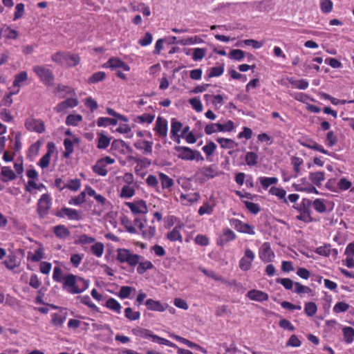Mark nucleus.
<instances>
[{"instance_id": "obj_42", "label": "nucleus", "mask_w": 354, "mask_h": 354, "mask_svg": "<svg viewBox=\"0 0 354 354\" xmlns=\"http://www.w3.org/2000/svg\"><path fill=\"white\" fill-rule=\"evenodd\" d=\"M106 77V73L103 71H99L93 73L88 79L89 84H95L102 81Z\"/></svg>"}, {"instance_id": "obj_8", "label": "nucleus", "mask_w": 354, "mask_h": 354, "mask_svg": "<svg viewBox=\"0 0 354 354\" xmlns=\"http://www.w3.org/2000/svg\"><path fill=\"white\" fill-rule=\"evenodd\" d=\"M126 205L129 207L132 213L145 214L147 213V206L146 202L143 200H139L136 202H128Z\"/></svg>"}, {"instance_id": "obj_61", "label": "nucleus", "mask_w": 354, "mask_h": 354, "mask_svg": "<svg viewBox=\"0 0 354 354\" xmlns=\"http://www.w3.org/2000/svg\"><path fill=\"white\" fill-rule=\"evenodd\" d=\"M3 264L9 270L14 269L17 266L15 257L13 255H9L8 258L3 261Z\"/></svg>"}, {"instance_id": "obj_5", "label": "nucleus", "mask_w": 354, "mask_h": 354, "mask_svg": "<svg viewBox=\"0 0 354 354\" xmlns=\"http://www.w3.org/2000/svg\"><path fill=\"white\" fill-rule=\"evenodd\" d=\"M218 175L217 167L214 165L204 166L196 173V176L201 182H205Z\"/></svg>"}, {"instance_id": "obj_34", "label": "nucleus", "mask_w": 354, "mask_h": 354, "mask_svg": "<svg viewBox=\"0 0 354 354\" xmlns=\"http://www.w3.org/2000/svg\"><path fill=\"white\" fill-rule=\"evenodd\" d=\"M135 194V189L129 185H124L120 192V197L129 198Z\"/></svg>"}, {"instance_id": "obj_24", "label": "nucleus", "mask_w": 354, "mask_h": 354, "mask_svg": "<svg viewBox=\"0 0 354 354\" xmlns=\"http://www.w3.org/2000/svg\"><path fill=\"white\" fill-rule=\"evenodd\" d=\"M301 145L307 148L317 150L324 154H328L330 156H332L333 154L329 153L327 150L324 149L322 146L312 140L309 141L308 142H301Z\"/></svg>"}, {"instance_id": "obj_6", "label": "nucleus", "mask_w": 354, "mask_h": 354, "mask_svg": "<svg viewBox=\"0 0 354 354\" xmlns=\"http://www.w3.org/2000/svg\"><path fill=\"white\" fill-rule=\"evenodd\" d=\"M51 207V198L47 194L41 195L37 203V213L41 218H44Z\"/></svg>"}, {"instance_id": "obj_63", "label": "nucleus", "mask_w": 354, "mask_h": 354, "mask_svg": "<svg viewBox=\"0 0 354 354\" xmlns=\"http://www.w3.org/2000/svg\"><path fill=\"white\" fill-rule=\"evenodd\" d=\"M349 308V305L345 302H337L333 307V311L336 313L345 312Z\"/></svg>"}, {"instance_id": "obj_12", "label": "nucleus", "mask_w": 354, "mask_h": 354, "mask_svg": "<svg viewBox=\"0 0 354 354\" xmlns=\"http://www.w3.org/2000/svg\"><path fill=\"white\" fill-rule=\"evenodd\" d=\"M175 150L178 152V158L185 160H193L194 157L193 156V149L187 147L176 146Z\"/></svg>"}, {"instance_id": "obj_41", "label": "nucleus", "mask_w": 354, "mask_h": 354, "mask_svg": "<svg viewBox=\"0 0 354 354\" xmlns=\"http://www.w3.org/2000/svg\"><path fill=\"white\" fill-rule=\"evenodd\" d=\"M138 264V266L137 268V272L140 274H144L147 270H150L153 268V263L149 261H146L145 262L139 261Z\"/></svg>"}, {"instance_id": "obj_49", "label": "nucleus", "mask_w": 354, "mask_h": 354, "mask_svg": "<svg viewBox=\"0 0 354 354\" xmlns=\"http://www.w3.org/2000/svg\"><path fill=\"white\" fill-rule=\"evenodd\" d=\"M125 317L129 320H137L140 318V314L138 311H133L131 308L124 310Z\"/></svg>"}, {"instance_id": "obj_28", "label": "nucleus", "mask_w": 354, "mask_h": 354, "mask_svg": "<svg viewBox=\"0 0 354 354\" xmlns=\"http://www.w3.org/2000/svg\"><path fill=\"white\" fill-rule=\"evenodd\" d=\"M216 141L220 144L221 147L223 149H232L238 146L233 140L223 138H218Z\"/></svg>"}, {"instance_id": "obj_64", "label": "nucleus", "mask_w": 354, "mask_h": 354, "mask_svg": "<svg viewBox=\"0 0 354 354\" xmlns=\"http://www.w3.org/2000/svg\"><path fill=\"white\" fill-rule=\"evenodd\" d=\"M216 149V144L213 142H209L208 144L205 145L202 149L205 152V153L207 156H209L214 153Z\"/></svg>"}, {"instance_id": "obj_38", "label": "nucleus", "mask_w": 354, "mask_h": 354, "mask_svg": "<svg viewBox=\"0 0 354 354\" xmlns=\"http://www.w3.org/2000/svg\"><path fill=\"white\" fill-rule=\"evenodd\" d=\"M260 183L264 189H267L270 185L277 184L278 179L276 177H261Z\"/></svg>"}, {"instance_id": "obj_32", "label": "nucleus", "mask_w": 354, "mask_h": 354, "mask_svg": "<svg viewBox=\"0 0 354 354\" xmlns=\"http://www.w3.org/2000/svg\"><path fill=\"white\" fill-rule=\"evenodd\" d=\"M142 235L143 239L149 240L151 239L156 234V227L153 226H145L142 228Z\"/></svg>"}, {"instance_id": "obj_33", "label": "nucleus", "mask_w": 354, "mask_h": 354, "mask_svg": "<svg viewBox=\"0 0 354 354\" xmlns=\"http://www.w3.org/2000/svg\"><path fill=\"white\" fill-rule=\"evenodd\" d=\"M182 127L183 124L181 122L176 120L175 119H173L171 126V137L176 138V136H178V133L182 129Z\"/></svg>"}, {"instance_id": "obj_1", "label": "nucleus", "mask_w": 354, "mask_h": 354, "mask_svg": "<svg viewBox=\"0 0 354 354\" xmlns=\"http://www.w3.org/2000/svg\"><path fill=\"white\" fill-rule=\"evenodd\" d=\"M64 286L71 288V292L72 294L82 292L88 288L89 284L88 281L73 274L64 277Z\"/></svg>"}, {"instance_id": "obj_47", "label": "nucleus", "mask_w": 354, "mask_h": 354, "mask_svg": "<svg viewBox=\"0 0 354 354\" xmlns=\"http://www.w3.org/2000/svg\"><path fill=\"white\" fill-rule=\"evenodd\" d=\"M65 151L64 152V158H68L73 152V142L71 140L66 138L64 141Z\"/></svg>"}, {"instance_id": "obj_30", "label": "nucleus", "mask_w": 354, "mask_h": 354, "mask_svg": "<svg viewBox=\"0 0 354 354\" xmlns=\"http://www.w3.org/2000/svg\"><path fill=\"white\" fill-rule=\"evenodd\" d=\"M269 192L277 196L279 198L282 199L283 201V203H288V201L286 198V192L283 189L276 187H272L270 189Z\"/></svg>"}, {"instance_id": "obj_11", "label": "nucleus", "mask_w": 354, "mask_h": 354, "mask_svg": "<svg viewBox=\"0 0 354 354\" xmlns=\"http://www.w3.org/2000/svg\"><path fill=\"white\" fill-rule=\"evenodd\" d=\"M78 101L75 98H68L64 101L59 102L55 108L54 110L57 113H64L67 109L73 108L77 106Z\"/></svg>"}, {"instance_id": "obj_25", "label": "nucleus", "mask_w": 354, "mask_h": 354, "mask_svg": "<svg viewBox=\"0 0 354 354\" xmlns=\"http://www.w3.org/2000/svg\"><path fill=\"white\" fill-rule=\"evenodd\" d=\"M66 319V313H54L52 315L51 323L56 327L60 328Z\"/></svg>"}, {"instance_id": "obj_40", "label": "nucleus", "mask_w": 354, "mask_h": 354, "mask_svg": "<svg viewBox=\"0 0 354 354\" xmlns=\"http://www.w3.org/2000/svg\"><path fill=\"white\" fill-rule=\"evenodd\" d=\"M159 176L163 189L169 188L174 185L173 180L167 175L163 173H160Z\"/></svg>"}, {"instance_id": "obj_39", "label": "nucleus", "mask_w": 354, "mask_h": 354, "mask_svg": "<svg viewBox=\"0 0 354 354\" xmlns=\"http://www.w3.org/2000/svg\"><path fill=\"white\" fill-rule=\"evenodd\" d=\"M97 123L98 127L114 126L117 124L118 121L114 118L102 117L98 118Z\"/></svg>"}, {"instance_id": "obj_48", "label": "nucleus", "mask_w": 354, "mask_h": 354, "mask_svg": "<svg viewBox=\"0 0 354 354\" xmlns=\"http://www.w3.org/2000/svg\"><path fill=\"white\" fill-rule=\"evenodd\" d=\"M92 253L97 257H101L104 252V245L100 243H96L91 246Z\"/></svg>"}, {"instance_id": "obj_35", "label": "nucleus", "mask_w": 354, "mask_h": 354, "mask_svg": "<svg viewBox=\"0 0 354 354\" xmlns=\"http://www.w3.org/2000/svg\"><path fill=\"white\" fill-rule=\"evenodd\" d=\"M106 306L108 308L117 312L118 313H120L122 306L120 304L113 298H110L106 301Z\"/></svg>"}, {"instance_id": "obj_62", "label": "nucleus", "mask_w": 354, "mask_h": 354, "mask_svg": "<svg viewBox=\"0 0 354 354\" xmlns=\"http://www.w3.org/2000/svg\"><path fill=\"white\" fill-rule=\"evenodd\" d=\"M291 162L293 165V168L297 175H298L300 172V166L303 164L304 161L301 158L299 157H292L291 158Z\"/></svg>"}, {"instance_id": "obj_55", "label": "nucleus", "mask_w": 354, "mask_h": 354, "mask_svg": "<svg viewBox=\"0 0 354 354\" xmlns=\"http://www.w3.org/2000/svg\"><path fill=\"white\" fill-rule=\"evenodd\" d=\"M245 57V53L239 49L232 50L229 53V57L231 59H234L238 61L242 60Z\"/></svg>"}, {"instance_id": "obj_19", "label": "nucleus", "mask_w": 354, "mask_h": 354, "mask_svg": "<svg viewBox=\"0 0 354 354\" xmlns=\"http://www.w3.org/2000/svg\"><path fill=\"white\" fill-rule=\"evenodd\" d=\"M53 232L59 239H64L71 234L69 230L63 225H56L53 228Z\"/></svg>"}, {"instance_id": "obj_44", "label": "nucleus", "mask_w": 354, "mask_h": 354, "mask_svg": "<svg viewBox=\"0 0 354 354\" xmlns=\"http://www.w3.org/2000/svg\"><path fill=\"white\" fill-rule=\"evenodd\" d=\"M82 120L81 115H68L66 118V123L68 125L77 126L78 123Z\"/></svg>"}, {"instance_id": "obj_58", "label": "nucleus", "mask_w": 354, "mask_h": 354, "mask_svg": "<svg viewBox=\"0 0 354 354\" xmlns=\"http://www.w3.org/2000/svg\"><path fill=\"white\" fill-rule=\"evenodd\" d=\"M224 68L223 66H215L210 68L208 77H218L223 73Z\"/></svg>"}, {"instance_id": "obj_17", "label": "nucleus", "mask_w": 354, "mask_h": 354, "mask_svg": "<svg viewBox=\"0 0 354 354\" xmlns=\"http://www.w3.org/2000/svg\"><path fill=\"white\" fill-rule=\"evenodd\" d=\"M106 67H109L113 69L117 68H122L123 70L128 71L130 70L129 66L126 64L124 62H122L121 59L118 58H111L109 59V61L104 64Z\"/></svg>"}, {"instance_id": "obj_45", "label": "nucleus", "mask_w": 354, "mask_h": 354, "mask_svg": "<svg viewBox=\"0 0 354 354\" xmlns=\"http://www.w3.org/2000/svg\"><path fill=\"white\" fill-rule=\"evenodd\" d=\"M95 239L92 237L89 236L86 234H82L79 236L77 240L75 241V244H90L94 243Z\"/></svg>"}, {"instance_id": "obj_2", "label": "nucleus", "mask_w": 354, "mask_h": 354, "mask_svg": "<svg viewBox=\"0 0 354 354\" xmlns=\"http://www.w3.org/2000/svg\"><path fill=\"white\" fill-rule=\"evenodd\" d=\"M51 59L55 63L71 67L80 63V58L77 55L71 54L66 52H58L51 56Z\"/></svg>"}, {"instance_id": "obj_29", "label": "nucleus", "mask_w": 354, "mask_h": 354, "mask_svg": "<svg viewBox=\"0 0 354 354\" xmlns=\"http://www.w3.org/2000/svg\"><path fill=\"white\" fill-rule=\"evenodd\" d=\"M93 170L95 174L101 176H105L108 173L105 165L100 160H97L95 165H93Z\"/></svg>"}, {"instance_id": "obj_20", "label": "nucleus", "mask_w": 354, "mask_h": 354, "mask_svg": "<svg viewBox=\"0 0 354 354\" xmlns=\"http://www.w3.org/2000/svg\"><path fill=\"white\" fill-rule=\"evenodd\" d=\"M1 175L3 176L2 181L6 183L16 178L17 176L9 167H2Z\"/></svg>"}, {"instance_id": "obj_14", "label": "nucleus", "mask_w": 354, "mask_h": 354, "mask_svg": "<svg viewBox=\"0 0 354 354\" xmlns=\"http://www.w3.org/2000/svg\"><path fill=\"white\" fill-rule=\"evenodd\" d=\"M248 297L253 301H267L269 298L268 295L261 290H251L247 293Z\"/></svg>"}, {"instance_id": "obj_54", "label": "nucleus", "mask_w": 354, "mask_h": 354, "mask_svg": "<svg viewBox=\"0 0 354 354\" xmlns=\"http://www.w3.org/2000/svg\"><path fill=\"white\" fill-rule=\"evenodd\" d=\"M154 120V115L151 114L145 113L141 115H138L136 118V121L140 123L151 124Z\"/></svg>"}, {"instance_id": "obj_57", "label": "nucleus", "mask_w": 354, "mask_h": 354, "mask_svg": "<svg viewBox=\"0 0 354 354\" xmlns=\"http://www.w3.org/2000/svg\"><path fill=\"white\" fill-rule=\"evenodd\" d=\"M277 283H281L286 290H292L295 283L288 278H279L277 280Z\"/></svg>"}, {"instance_id": "obj_60", "label": "nucleus", "mask_w": 354, "mask_h": 354, "mask_svg": "<svg viewBox=\"0 0 354 354\" xmlns=\"http://www.w3.org/2000/svg\"><path fill=\"white\" fill-rule=\"evenodd\" d=\"M290 83L299 89H306L308 86V82L306 80H290Z\"/></svg>"}, {"instance_id": "obj_3", "label": "nucleus", "mask_w": 354, "mask_h": 354, "mask_svg": "<svg viewBox=\"0 0 354 354\" xmlns=\"http://www.w3.org/2000/svg\"><path fill=\"white\" fill-rule=\"evenodd\" d=\"M117 260L120 263H127L131 266L138 265L143 257L137 254H133L130 250L124 248L117 250Z\"/></svg>"}, {"instance_id": "obj_51", "label": "nucleus", "mask_w": 354, "mask_h": 354, "mask_svg": "<svg viewBox=\"0 0 354 354\" xmlns=\"http://www.w3.org/2000/svg\"><path fill=\"white\" fill-rule=\"evenodd\" d=\"M201 270L207 277H210V278L214 279L215 281H221L223 283L225 282V281L223 279V278L221 276L216 274L212 270H206L205 268H201Z\"/></svg>"}, {"instance_id": "obj_52", "label": "nucleus", "mask_w": 354, "mask_h": 354, "mask_svg": "<svg viewBox=\"0 0 354 354\" xmlns=\"http://www.w3.org/2000/svg\"><path fill=\"white\" fill-rule=\"evenodd\" d=\"M313 205L315 209L319 213H324L326 210V207L323 200L319 198L315 199L313 203Z\"/></svg>"}, {"instance_id": "obj_31", "label": "nucleus", "mask_w": 354, "mask_h": 354, "mask_svg": "<svg viewBox=\"0 0 354 354\" xmlns=\"http://www.w3.org/2000/svg\"><path fill=\"white\" fill-rule=\"evenodd\" d=\"M223 127L222 124L219 123H212L209 124H207L205 127V132L207 135H210L213 133L218 132V131H223Z\"/></svg>"}, {"instance_id": "obj_50", "label": "nucleus", "mask_w": 354, "mask_h": 354, "mask_svg": "<svg viewBox=\"0 0 354 354\" xmlns=\"http://www.w3.org/2000/svg\"><path fill=\"white\" fill-rule=\"evenodd\" d=\"M203 42L202 39H201L199 37L195 36L194 37H189L187 39H183L181 40H179L178 43H180L182 46H186V45H191L196 43H201Z\"/></svg>"}, {"instance_id": "obj_21", "label": "nucleus", "mask_w": 354, "mask_h": 354, "mask_svg": "<svg viewBox=\"0 0 354 354\" xmlns=\"http://www.w3.org/2000/svg\"><path fill=\"white\" fill-rule=\"evenodd\" d=\"M153 143L149 141H138L134 144V147L138 149H143L145 154H150L152 152Z\"/></svg>"}, {"instance_id": "obj_53", "label": "nucleus", "mask_w": 354, "mask_h": 354, "mask_svg": "<svg viewBox=\"0 0 354 354\" xmlns=\"http://www.w3.org/2000/svg\"><path fill=\"white\" fill-rule=\"evenodd\" d=\"M206 55V50L205 48H194L192 55V59L194 61L202 59Z\"/></svg>"}, {"instance_id": "obj_9", "label": "nucleus", "mask_w": 354, "mask_h": 354, "mask_svg": "<svg viewBox=\"0 0 354 354\" xmlns=\"http://www.w3.org/2000/svg\"><path fill=\"white\" fill-rule=\"evenodd\" d=\"M25 126L29 131H35L39 133L45 131L44 124L41 120L28 118L26 121Z\"/></svg>"}, {"instance_id": "obj_43", "label": "nucleus", "mask_w": 354, "mask_h": 354, "mask_svg": "<svg viewBox=\"0 0 354 354\" xmlns=\"http://www.w3.org/2000/svg\"><path fill=\"white\" fill-rule=\"evenodd\" d=\"M317 307L315 303L308 302L305 304L304 312L308 316L312 317L315 315L317 313Z\"/></svg>"}, {"instance_id": "obj_46", "label": "nucleus", "mask_w": 354, "mask_h": 354, "mask_svg": "<svg viewBox=\"0 0 354 354\" xmlns=\"http://www.w3.org/2000/svg\"><path fill=\"white\" fill-rule=\"evenodd\" d=\"M133 331L136 335L145 339L151 338L153 335V333L151 330L145 328L134 329Z\"/></svg>"}, {"instance_id": "obj_13", "label": "nucleus", "mask_w": 354, "mask_h": 354, "mask_svg": "<svg viewBox=\"0 0 354 354\" xmlns=\"http://www.w3.org/2000/svg\"><path fill=\"white\" fill-rule=\"evenodd\" d=\"M274 257V254L271 250L268 243H264L260 250V258L264 262H270Z\"/></svg>"}, {"instance_id": "obj_59", "label": "nucleus", "mask_w": 354, "mask_h": 354, "mask_svg": "<svg viewBox=\"0 0 354 354\" xmlns=\"http://www.w3.org/2000/svg\"><path fill=\"white\" fill-rule=\"evenodd\" d=\"M320 7L323 12L328 13L333 9V3L330 0H322Z\"/></svg>"}, {"instance_id": "obj_23", "label": "nucleus", "mask_w": 354, "mask_h": 354, "mask_svg": "<svg viewBox=\"0 0 354 354\" xmlns=\"http://www.w3.org/2000/svg\"><path fill=\"white\" fill-rule=\"evenodd\" d=\"M236 237V234L232 230L228 228L224 229L223 236L219 241V244L223 245L230 241L234 240Z\"/></svg>"}, {"instance_id": "obj_16", "label": "nucleus", "mask_w": 354, "mask_h": 354, "mask_svg": "<svg viewBox=\"0 0 354 354\" xmlns=\"http://www.w3.org/2000/svg\"><path fill=\"white\" fill-rule=\"evenodd\" d=\"M310 205H311V201L310 200L304 199V201H303L304 209L301 210V209H300V211L301 212L300 213L299 215L297 216V217H296L297 219H298L299 221H303L305 223H310L313 221V219L310 215L308 209L305 207L306 205L310 206Z\"/></svg>"}, {"instance_id": "obj_18", "label": "nucleus", "mask_w": 354, "mask_h": 354, "mask_svg": "<svg viewBox=\"0 0 354 354\" xmlns=\"http://www.w3.org/2000/svg\"><path fill=\"white\" fill-rule=\"evenodd\" d=\"M145 305L150 310L163 312L165 310V307L159 301H155L152 299H147Z\"/></svg>"}, {"instance_id": "obj_4", "label": "nucleus", "mask_w": 354, "mask_h": 354, "mask_svg": "<svg viewBox=\"0 0 354 354\" xmlns=\"http://www.w3.org/2000/svg\"><path fill=\"white\" fill-rule=\"evenodd\" d=\"M32 71L46 85L52 86L53 84L55 76L51 70L44 66H35Z\"/></svg>"}, {"instance_id": "obj_7", "label": "nucleus", "mask_w": 354, "mask_h": 354, "mask_svg": "<svg viewBox=\"0 0 354 354\" xmlns=\"http://www.w3.org/2000/svg\"><path fill=\"white\" fill-rule=\"evenodd\" d=\"M255 254L250 249H245L244 256L239 261V268L243 271H248L251 268L252 263L254 259Z\"/></svg>"}, {"instance_id": "obj_56", "label": "nucleus", "mask_w": 354, "mask_h": 354, "mask_svg": "<svg viewBox=\"0 0 354 354\" xmlns=\"http://www.w3.org/2000/svg\"><path fill=\"white\" fill-rule=\"evenodd\" d=\"M326 145L328 147H333L337 142V138L333 131H330L326 135Z\"/></svg>"}, {"instance_id": "obj_26", "label": "nucleus", "mask_w": 354, "mask_h": 354, "mask_svg": "<svg viewBox=\"0 0 354 354\" xmlns=\"http://www.w3.org/2000/svg\"><path fill=\"white\" fill-rule=\"evenodd\" d=\"M97 147L100 149H105L110 144L111 138H108L103 133H97Z\"/></svg>"}, {"instance_id": "obj_36", "label": "nucleus", "mask_w": 354, "mask_h": 354, "mask_svg": "<svg viewBox=\"0 0 354 354\" xmlns=\"http://www.w3.org/2000/svg\"><path fill=\"white\" fill-rule=\"evenodd\" d=\"M343 333L346 342L352 343L354 338V329L352 327L346 326L343 328Z\"/></svg>"}, {"instance_id": "obj_10", "label": "nucleus", "mask_w": 354, "mask_h": 354, "mask_svg": "<svg viewBox=\"0 0 354 354\" xmlns=\"http://www.w3.org/2000/svg\"><path fill=\"white\" fill-rule=\"evenodd\" d=\"M55 215L58 217L67 216L70 220L79 221L82 218L81 213L76 209L64 207L57 212Z\"/></svg>"}, {"instance_id": "obj_27", "label": "nucleus", "mask_w": 354, "mask_h": 354, "mask_svg": "<svg viewBox=\"0 0 354 354\" xmlns=\"http://www.w3.org/2000/svg\"><path fill=\"white\" fill-rule=\"evenodd\" d=\"M310 180L316 185H321V183L325 179V174L323 171L310 173L309 175Z\"/></svg>"}, {"instance_id": "obj_37", "label": "nucleus", "mask_w": 354, "mask_h": 354, "mask_svg": "<svg viewBox=\"0 0 354 354\" xmlns=\"http://www.w3.org/2000/svg\"><path fill=\"white\" fill-rule=\"evenodd\" d=\"M245 158L248 166H254L257 163L258 155L254 152L249 151L246 153Z\"/></svg>"}, {"instance_id": "obj_22", "label": "nucleus", "mask_w": 354, "mask_h": 354, "mask_svg": "<svg viewBox=\"0 0 354 354\" xmlns=\"http://www.w3.org/2000/svg\"><path fill=\"white\" fill-rule=\"evenodd\" d=\"M180 225L175 226L171 232L167 233V238L171 241H179L181 242L183 237L180 232Z\"/></svg>"}, {"instance_id": "obj_15", "label": "nucleus", "mask_w": 354, "mask_h": 354, "mask_svg": "<svg viewBox=\"0 0 354 354\" xmlns=\"http://www.w3.org/2000/svg\"><path fill=\"white\" fill-rule=\"evenodd\" d=\"M155 131L160 137H166L167 133V122L165 119H162L160 117L157 118Z\"/></svg>"}]
</instances>
